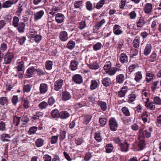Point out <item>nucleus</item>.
Masks as SVG:
<instances>
[{"label":"nucleus","mask_w":161,"mask_h":161,"mask_svg":"<svg viewBox=\"0 0 161 161\" xmlns=\"http://www.w3.org/2000/svg\"><path fill=\"white\" fill-rule=\"evenodd\" d=\"M89 68L92 69H97L99 68V65L96 59L91 58L89 60V64H88Z\"/></svg>","instance_id":"f257e3e1"},{"label":"nucleus","mask_w":161,"mask_h":161,"mask_svg":"<svg viewBox=\"0 0 161 161\" xmlns=\"http://www.w3.org/2000/svg\"><path fill=\"white\" fill-rule=\"evenodd\" d=\"M109 125L111 130L115 131L117 128L118 125L116 119L114 118H111L109 121Z\"/></svg>","instance_id":"f03ea898"},{"label":"nucleus","mask_w":161,"mask_h":161,"mask_svg":"<svg viewBox=\"0 0 161 161\" xmlns=\"http://www.w3.org/2000/svg\"><path fill=\"white\" fill-rule=\"evenodd\" d=\"M14 54L8 52L4 56V63L6 64H10L14 58Z\"/></svg>","instance_id":"7ed1b4c3"},{"label":"nucleus","mask_w":161,"mask_h":161,"mask_svg":"<svg viewBox=\"0 0 161 161\" xmlns=\"http://www.w3.org/2000/svg\"><path fill=\"white\" fill-rule=\"evenodd\" d=\"M143 128H141L139 131V139L141 137L143 138L145 137L148 138L151 136V134L150 132H148L147 130H143L142 129Z\"/></svg>","instance_id":"20e7f679"},{"label":"nucleus","mask_w":161,"mask_h":161,"mask_svg":"<svg viewBox=\"0 0 161 161\" xmlns=\"http://www.w3.org/2000/svg\"><path fill=\"white\" fill-rule=\"evenodd\" d=\"M24 62L23 58H21L20 59H18L16 60V68L18 70H24Z\"/></svg>","instance_id":"39448f33"},{"label":"nucleus","mask_w":161,"mask_h":161,"mask_svg":"<svg viewBox=\"0 0 161 161\" xmlns=\"http://www.w3.org/2000/svg\"><path fill=\"white\" fill-rule=\"evenodd\" d=\"M145 21L143 19H140L136 23V25L133 26V29L136 30H139L145 24Z\"/></svg>","instance_id":"423d86ee"},{"label":"nucleus","mask_w":161,"mask_h":161,"mask_svg":"<svg viewBox=\"0 0 161 161\" xmlns=\"http://www.w3.org/2000/svg\"><path fill=\"white\" fill-rule=\"evenodd\" d=\"M105 20L104 19H103L95 24L93 29L94 32L97 33V31L99 29V28L105 24Z\"/></svg>","instance_id":"0eeeda50"},{"label":"nucleus","mask_w":161,"mask_h":161,"mask_svg":"<svg viewBox=\"0 0 161 161\" xmlns=\"http://www.w3.org/2000/svg\"><path fill=\"white\" fill-rule=\"evenodd\" d=\"M114 33L116 35H119L122 34L123 31L121 27L119 25H115L113 28Z\"/></svg>","instance_id":"6e6552de"},{"label":"nucleus","mask_w":161,"mask_h":161,"mask_svg":"<svg viewBox=\"0 0 161 161\" xmlns=\"http://www.w3.org/2000/svg\"><path fill=\"white\" fill-rule=\"evenodd\" d=\"M144 103L146 107L148 109H150L151 110H153L155 109V105H153L154 102L148 103L149 101V98L148 97L146 98V100H144Z\"/></svg>","instance_id":"1a4fd4ad"},{"label":"nucleus","mask_w":161,"mask_h":161,"mask_svg":"<svg viewBox=\"0 0 161 161\" xmlns=\"http://www.w3.org/2000/svg\"><path fill=\"white\" fill-rule=\"evenodd\" d=\"M36 69L33 67H29L26 71V76L29 78L32 76L36 72Z\"/></svg>","instance_id":"9d476101"},{"label":"nucleus","mask_w":161,"mask_h":161,"mask_svg":"<svg viewBox=\"0 0 161 161\" xmlns=\"http://www.w3.org/2000/svg\"><path fill=\"white\" fill-rule=\"evenodd\" d=\"M64 83V81L62 79H59L54 83V90L56 91H59L62 87Z\"/></svg>","instance_id":"9b49d317"},{"label":"nucleus","mask_w":161,"mask_h":161,"mask_svg":"<svg viewBox=\"0 0 161 161\" xmlns=\"http://www.w3.org/2000/svg\"><path fill=\"white\" fill-rule=\"evenodd\" d=\"M73 80L77 84H80L83 82V79L81 76L79 74H75L72 77Z\"/></svg>","instance_id":"f8f14e48"},{"label":"nucleus","mask_w":161,"mask_h":161,"mask_svg":"<svg viewBox=\"0 0 161 161\" xmlns=\"http://www.w3.org/2000/svg\"><path fill=\"white\" fill-rule=\"evenodd\" d=\"M59 37L62 41H66L68 39V33L65 31H62L60 33Z\"/></svg>","instance_id":"ddd939ff"},{"label":"nucleus","mask_w":161,"mask_h":161,"mask_svg":"<svg viewBox=\"0 0 161 161\" xmlns=\"http://www.w3.org/2000/svg\"><path fill=\"white\" fill-rule=\"evenodd\" d=\"M44 14V12L43 10H40L36 12L34 14V19L37 21L40 19Z\"/></svg>","instance_id":"4468645a"},{"label":"nucleus","mask_w":161,"mask_h":161,"mask_svg":"<svg viewBox=\"0 0 161 161\" xmlns=\"http://www.w3.org/2000/svg\"><path fill=\"white\" fill-rule=\"evenodd\" d=\"M153 9L152 5L150 3H147L145 5L144 8V11L146 14H149L151 13Z\"/></svg>","instance_id":"2eb2a0df"},{"label":"nucleus","mask_w":161,"mask_h":161,"mask_svg":"<svg viewBox=\"0 0 161 161\" xmlns=\"http://www.w3.org/2000/svg\"><path fill=\"white\" fill-rule=\"evenodd\" d=\"M120 62L122 63H126L128 61V57L126 54L123 53L120 54L119 57Z\"/></svg>","instance_id":"dca6fc26"},{"label":"nucleus","mask_w":161,"mask_h":161,"mask_svg":"<svg viewBox=\"0 0 161 161\" xmlns=\"http://www.w3.org/2000/svg\"><path fill=\"white\" fill-rule=\"evenodd\" d=\"M78 64V62L75 60H72L71 61L69 68L72 71L75 70L77 69Z\"/></svg>","instance_id":"f3484780"},{"label":"nucleus","mask_w":161,"mask_h":161,"mask_svg":"<svg viewBox=\"0 0 161 161\" xmlns=\"http://www.w3.org/2000/svg\"><path fill=\"white\" fill-rule=\"evenodd\" d=\"M56 20L59 23L62 22L64 19V16L63 14L58 13L56 15Z\"/></svg>","instance_id":"a211bd4d"},{"label":"nucleus","mask_w":161,"mask_h":161,"mask_svg":"<svg viewBox=\"0 0 161 161\" xmlns=\"http://www.w3.org/2000/svg\"><path fill=\"white\" fill-rule=\"evenodd\" d=\"M152 48V47L150 44L146 45L144 51V54L146 56H148L150 53Z\"/></svg>","instance_id":"6ab92c4d"},{"label":"nucleus","mask_w":161,"mask_h":161,"mask_svg":"<svg viewBox=\"0 0 161 161\" xmlns=\"http://www.w3.org/2000/svg\"><path fill=\"white\" fill-rule=\"evenodd\" d=\"M71 97L69 92L66 91L63 92L62 93V98L64 101H67L69 100Z\"/></svg>","instance_id":"aec40b11"},{"label":"nucleus","mask_w":161,"mask_h":161,"mask_svg":"<svg viewBox=\"0 0 161 161\" xmlns=\"http://www.w3.org/2000/svg\"><path fill=\"white\" fill-rule=\"evenodd\" d=\"M70 115L69 113L66 111H63L59 113V117L62 119H65L69 117Z\"/></svg>","instance_id":"412c9836"},{"label":"nucleus","mask_w":161,"mask_h":161,"mask_svg":"<svg viewBox=\"0 0 161 161\" xmlns=\"http://www.w3.org/2000/svg\"><path fill=\"white\" fill-rule=\"evenodd\" d=\"M102 83L104 86H108L111 83V79L108 77H105L103 79Z\"/></svg>","instance_id":"4be33fe9"},{"label":"nucleus","mask_w":161,"mask_h":161,"mask_svg":"<svg viewBox=\"0 0 161 161\" xmlns=\"http://www.w3.org/2000/svg\"><path fill=\"white\" fill-rule=\"evenodd\" d=\"M48 89L47 85L45 83L41 84L40 87V90L41 93H44L46 92Z\"/></svg>","instance_id":"5701e85b"},{"label":"nucleus","mask_w":161,"mask_h":161,"mask_svg":"<svg viewBox=\"0 0 161 161\" xmlns=\"http://www.w3.org/2000/svg\"><path fill=\"white\" fill-rule=\"evenodd\" d=\"M125 80V76L122 74H120L116 76V80L117 83L121 84Z\"/></svg>","instance_id":"b1692460"},{"label":"nucleus","mask_w":161,"mask_h":161,"mask_svg":"<svg viewBox=\"0 0 161 161\" xmlns=\"http://www.w3.org/2000/svg\"><path fill=\"white\" fill-rule=\"evenodd\" d=\"M119 146L122 151L127 152L128 151L129 145L126 142H121Z\"/></svg>","instance_id":"393cba45"},{"label":"nucleus","mask_w":161,"mask_h":161,"mask_svg":"<svg viewBox=\"0 0 161 161\" xmlns=\"http://www.w3.org/2000/svg\"><path fill=\"white\" fill-rule=\"evenodd\" d=\"M117 71V68H116L111 67L106 73L109 76H112L115 74Z\"/></svg>","instance_id":"a878e982"},{"label":"nucleus","mask_w":161,"mask_h":161,"mask_svg":"<svg viewBox=\"0 0 161 161\" xmlns=\"http://www.w3.org/2000/svg\"><path fill=\"white\" fill-rule=\"evenodd\" d=\"M136 98V95L135 93L133 92L128 95V97L127 100V102L131 103L133 102Z\"/></svg>","instance_id":"bb28decb"},{"label":"nucleus","mask_w":161,"mask_h":161,"mask_svg":"<svg viewBox=\"0 0 161 161\" xmlns=\"http://www.w3.org/2000/svg\"><path fill=\"white\" fill-rule=\"evenodd\" d=\"M135 80L137 82H139L142 78V74L141 72L138 71L134 74Z\"/></svg>","instance_id":"cd10ccee"},{"label":"nucleus","mask_w":161,"mask_h":161,"mask_svg":"<svg viewBox=\"0 0 161 161\" xmlns=\"http://www.w3.org/2000/svg\"><path fill=\"white\" fill-rule=\"evenodd\" d=\"M10 138V135L7 134H3L1 135V138L3 142H8L10 141L9 139Z\"/></svg>","instance_id":"c85d7f7f"},{"label":"nucleus","mask_w":161,"mask_h":161,"mask_svg":"<svg viewBox=\"0 0 161 161\" xmlns=\"http://www.w3.org/2000/svg\"><path fill=\"white\" fill-rule=\"evenodd\" d=\"M127 91V87L122 88L121 90L118 92V96L120 97H124Z\"/></svg>","instance_id":"c756f323"},{"label":"nucleus","mask_w":161,"mask_h":161,"mask_svg":"<svg viewBox=\"0 0 161 161\" xmlns=\"http://www.w3.org/2000/svg\"><path fill=\"white\" fill-rule=\"evenodd\" d=\"M114 147L111 144H108L105 146V152L108 153H111L114 149Z\"/></svg>","instance_id":"7c9ffc66"},{"label":"nucleus","mask_w":161,"mask_h":161,"mask_svg":"<svg viewBox=\"0 0 161 161\" xmlns=\"http://www.w3.org/2000/svg\"><path fill=\"white\" fill-rule=\"evenodd\" d=\"M98 86V83L97 81L93 80L91 81L90 88L91 90H94L96 89Z\"/></svg>","instance_id":"2f4dec72"},{"label":"nucleus","mask_w":161,"mask_h":161,"mask_svg":"<svg viewBox=\"0 0 161 161\" xmlns=\"http://www.w3.org/2000/svg\"><path fill=\"white\" fill-rule=\"evenodd\" d=\"M140 141L138 144V146L141 150H142L145 147V142L144 138H140Z\"/></svg>","instance_id":"473e14b6"},{"label":"nucleus","mask_w":161,"mask_h":161,"mask_svg":"<svg viewBox=\"0 0 161 161\" xmlns=\"http://www.w3.org/2000/svg\"><path fill=\"white\" fill-rule=\"evenodd\" d=\"M98 104L103 111H105L107 109V104L105 102L102 101H99Z\"/></svg>","instance_id":"72a5a7b5"},{"label":"nucleus","mask_w":161,"mask_h":161,"mask_svg":"<svg viewBox=\"0 0 161 161\" xmlns=\"http://www.w3.org/2000/svg\"><path fill=\"white\" fill-rule=\"evenodd\" d=\"M75 42L72 40H70L68 42L67 45V47L70 49H73L75 46Z\"/></svg>","instance_id":"f704fd0d"},{"label":"nucleus","mask_w":161,"mask_h":161,"mask_svg":"<svg viewBox=\"0 0 161 161\" xmlns=\"http://www.w3.org/2000/svg\"><path fill=\"white\" fill-rule=\"evenodd\" d=\"M44 140L42 138H39L37 139L35 142L36 146L37 147H40L44 144Z\"/></svg>","instance_id":"c9c22d12"},{"label":"nucleus","mask_w":161,"mask_h":161,"mask_svg":"<svg viewBox=\"0 0 161 161\" xmlns=\"http://www.w3.org/2000/svg\"><path fill=\"white\" fill-rule=\"evenodd\" d=\"M18 25L17 29L19 32L20 33L24 32L25 29V25L24 23L23 22L20 23Z\"/></svg>","instance_id":"e433bc0d"},{"label":"nucleus","mask_w":161,"mask_h":161,"mask_svg":"<svg viewBox=\"0 0 161 161\" xmlns=\"http://www.w3.org/2000/svg\"><path fill=\"white\" fill-rule=\"evenodd\" d=\"M141 118L144 123H145L147 122L148 118V116L147 114V112H143L141 115Z\"/></svg>","instance_id":"4c0bfd02"},{"label":"nucleus","mask_w":161,"mask_h":161,"mask_svg":"<svg viewBox=\"0 0 161 161\" xmlns=\"http://www.w3.org/2000/svg\"><path fill=\"white\" fill-rule=\"evenodd\" d=\"M92 118L91 115H86L84 118L83 122L86 125L91 120Z\"/></svg>","instance_id":"58836bf2"},{"label":"nucleus","mask_w":161,"mask_h":161,"mask_svg":"<svg viewBox=\"0 0 161 161\" xmlns=\"http://www.w3.org/2000/svg\"><path fill=\"white\" fill-rule=\"evenodd\" d=\"M19 18L18 17L16 16H14L13 17V25L15 27H17L18 26L19 24Z\"/></svg>","instance_id":"ea45409f"},{"label":"nucleus","mask_w":161,"mask_h":161,"mask_svg":"<svg viewBox=\"0 0 161 161\" xmlns=\"http://www.w3.org/2000/svg\"><path fill=\"white\" fill-rule=\"evenodd\" d=\"M106 1L105 0H101L99 1L96 5V8L97 9H100L102 7L103 5L104 4Z\"/></svg>","instance_id":"a19ab883"},{"label":"nucleus","mask_w":161,"mask_h":161,"mask_svg":"<svg viewBox=\"0 0 161 161\" xmlns=\"http://www.w3.org/2000/svg\"><path fill=\"white\" fill-rule=\"evenodd\" d=\"M82 3L83 1L81 0H76L74 3V6L75 8H80Z\"/></svg>","instance_id":"79ce46f5"},{"label":"nucleus","mask_w":161,"mask_h":161,"mask_svg":"<svg viewBox=\"0 0 161 161\" xmlns=\"http://www.w3.org/2000/svg\"><path fill=\"white\" fill-rule=\"evenodd\" d=\"M51 116L53 118H56L59 117V113L58 109H56L52 111Z\"/></svg>","instance_id":"37998d69"},{"label":"nucleus","mask_w":161,"mask_h":161,"mask_svg":"<svg viewBox=\"0 0 161 161\" xmlns=\"http://www.w3.org/2000/svg\"><path fill=\"white\" fill-rule=\"evenodd\" d=\"M121 110L125 116H128L130 115V114L129 111L127 107H124L122 108Z\"/></svg>","instance_id":"c03bdc74"},{"label":"nucleus","mask_w":161,"mask_h":161,"mask_svg":"<svg viewBox=\"0 0 161 161\" xmlns=\"http://www.w3.org/2000/svg\"><path fill=\"white\" fill-rule=\"evenodd\" d=\"M94 138L98 142H100L102 140L100 133L98 132H96L95 134Z\"/></svg>","instance_id":"a18cd8bd"},{"label":"nucleus","mask_w":161,"mask_h":161,"mask_svg":"<svg viewBox=\"0 0 161 161\" xmlns=\"http://www.w3.org/2000/svg\"><path fill=\"white\" fill-rule=\"evenodd\" d=\"M58 136L59 135L58 134L56 136H52L50 138L51 142L52 144H55L57 142Z\"/></svg>","instance_id":"49530a36"},{"label":"nucleus","mask_w":161,"mask_h":161,"mask_svg":"<svg viewBox=\"0 0 161 161\" xmlns=\"http://www.w3.org/2000/svg\"><path fill=\"white\" fill-rule=\"evenodd\" d=\"M149 61L151 62H154L157 59V54L156 53L153 52L149 57Z\"/></svg>","instance_id":"de8ad7c7"},{"label":"nucleus","mask_w":161,"mask_h":161,"mask_svg":"<svg viewBox=\"0 0 161 161\" xmlns=\"http://www.w3.org/2000/svg\"><path fill=\"white\" fill-rule=\"evenodd\" d=\"M153 100L154 103L155 104L161 105V99L159 97H155L153 98Z\"/></svg>","instance_id":"09e8293b"},{"label":"nucleus","mask_w":161,"mask_h":161,"mask_svg":"<svg viewBox=\"0 0 161 161\" xmlns=\"http://www.w3.org/2000/svg\"><path fill=\"white\" fill-rule=\"evenodd\" d=\"M53 64V62L51 61H47L45 65L46 69L47 70H51L52 69Z\"/></svg>","instance_id":"8fccbe9b"},{"label":"nucleus","mask_w":161,"mask_h":161,"mask_svg":"<svg viewBox=\"0 0 161 161\" xmlns=\"http://www.w3.org/2000/svg\"><path fill=\"white\" fill-rule=\"evenodd\" d=\"M20 117H18L17 116L14 117V125L17 126L19 125L20 122Z\"/></svg>","instance_id":"3c124183"},{"label":"nucleus","mask_w":161,"mask_h":161,"mask_svg":"<svg viewBox=\"0 0 161 161\" xmlns=\"http://www.w3.org/2000/svg\"><path fill=\"white\" fill-rule=\"evenodd\" d=\"M102 44L100 42H97L94 44L93 46V49L95 51H97L101 49L102 47Z\"/></svg>","instance_id":"603ef678"},{"label":"nucleus","mask_w":161,"mask_h":161,"mask_svg":"<svg viewBox=\"0 0 161 161\" xmlns=\"http://www.w3.org/2000/svg\"><path fill=\"white\" fill-rule=\"evenodd\" d=\"M13 5L10 0L4 2L3 4V7L4 8H8L10 7Z\"/></svg>","instance_id":"864d4df0"},{"label":"nucleus","mask_w":161,"mask_h":161,"mask_svg":"<svg viewBox=\"0 0 161 161\" xmlns=\"http://www.w3.org/2000/svg\"><path fill=\"white\" fill-rule=\"evenodd\" d=\"M86 6L87 9L89 11L93 9V6L92 3L90 1H87L86 3Z\"/></svg>","instance_id":"5fc2aeb1"},{"label":"nucleus","mask_w":161,"mask_h":161,"mask_svg":"<svg viewBox=\"0 0 161 161\" xmlns=\"http://www.w3.org/2000/svg\"><path fill=\"white\" fill-rule=\"evenodd\" d=\"M24 70H21L19 71V70H18V69H17V74L14 76H18L20 79L22 78L24 75Z\"/></svg>","instance_id":"6e6d98bb"},{"label":"nucleus","mask_w":161,"mask_h":161,"mask_svg":"<svg viewBox=\"0 0 161 161\" xmlns=\"http://www.w3.org/2000/svg\"><path fill=\"white\" fill-rule=\"evenodd\" d=\"M24 70H21L19 71V70H18V69H17V74L14 76H18L20 79L22 78L24 75Z\"/></svg>","instance_id":"4d7b16f0"},{"label":"nucleus","mask_w":161,"mask_h":161,"mask_svg":"<svg viewBox=\"0 0 161 161\" xmlns=\"http://www.w3.org/2000/svg\"><path fill=\"white\" fill-rule=\"evenodd\" d=\"M154 75L151 73H148L146 75V81L147 82H150L153 79Z\"/></svg>","instance_id":"13d9d810"},{"label":"nucleus","mask_w":161,"mask_h":161,"mask_svg":"<svg viewBox=\"0 0 161 161\" xmlns=\"http://www.w3.org/2000/svg\"><path fill=\"white\" fill-rule=\"evenodd\" d=\"M33 38L36 42H39L41 40L42 36L40 35L36 34Z\"/></svg>","instance_id":"bf43d9fd"},{"label":"nucleus","mask_w":161,"mask_h":161,"mask_svg":"<svg viewBox=\"0 0 161 161\" xmlns=\"http://www.w3.org/2000/svg\"><path fill=\"white\" fill-rule=\"evenodd\" d=\"M8 102V100L5 97H2L0 98V104L2 105H4Z\"/></svg>","instance_id":"052dcab7"},{"label":"nucleus","mask_w":161,"mask_h":161,"mask_svg":"<svg viewBox=\"0 0 161 161\" xmlns=\"http://www.w3.org/2000/svg\"><path fill=\"white\" fill-rule=\"evenodd\" d=\"M23 106L25 108H29L30 106L29 102L27 100V99L24 98V99Z\"/></svg>","instance_id":"680f3d73"},{"label":"nucleus","mask_w":161,"mask_h":161,"mask_svg":"<svg viewBox=\"0 0 161 161\" xmlns=\"http://www.w3.org/2000/svg\"><path fill=\"white\" fill-rule=\"evenodd\" d=\"M111 67V64L110 62H109L104 66L103 69L106 72Z\"/></svg>","instance_id":"e2e57ef3"},{"label":"nucleus","mask_w":161,"mask_h":161,"mask_svg":"<svg viewBox=\"0 0 161 161\" xmlns=\"http://www.w3.org/2000/svg\"><path fill=\"white\" fill-rule=\"evenodd\" d=\"M107 120L105 118H100L99 119V122L101 126H104L107 123Z\"/></svg>","instance_id":"0e129e2a"},{"label":"nucleus","mask_w":161,"mask_h":161,"mask_svg":"<svg viewBox=\"0 0 161 161\" xmlns=\"http://www.w3.org/2000/svg\"><path fill=\"white\" fill-rule=\"evenodd\" d=\"M159 83L158 81H154L152 82V84L151 85V89L154 92L155 91L156 89L157 88V86L158 84Z\"/></svg>","instance_id":"69168bd1"},{"label":"nucleus","mask_w":161,"mask_h":161,"mask_svg":"<svg viewBox=\"0 0 161 161\" xmlns=\"http://www.w3.org/2000/svg\"><path fill=\"white\" fill-rule=\"evenodd\" d=\"M7 48V44L5 43H3L1 44L0 47V52H4Z\"/></svg>","instance_id":"338daca9"},{"label":"nucleus","mask_w":161,"mask_h":161,"mask_svg":"<svg viewBox=\"0 0 161 161\" xmlns=\"http://www.w3.org/2000/svg\"><path fill=\"white\" fill-rule=\"evenodd\" d=\"M75 143L77 145H81L84 142L83 139L81 138H78L75 140Z\"/></svg>","instance_id":"774afa93"}]
</instances>
